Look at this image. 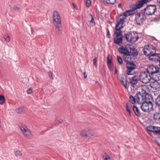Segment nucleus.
<instances>
[{
	"label": "nucleus",
	"mask_w": 160,
	"mask_h": 160,
	"mask_svg": "<svg viewBox=\"0 0 160 160\" xmlns=\"http://www.w3.org/2000/svg\"><path fill=\"white\" fill-rule=\"evenodd\" d=\"M118 51L123 55L132 54L133 56H136L137 53L136 50L132 45L127 44L125 47L121 46L118 48Z\"/></svg>",
	"instance_id": "obj_1"
},
{
	"label": "nucleus",
	"mask_w": 160,
	"mask_h": 160,
	"mask_svg": "<svg viewBox=\"0 0 160 160\" xmlns=\"http://www.w3.org/2000/svg\"><path fill=\"white\" fill-rule=\"evenodd\" d=\"M124 36L126 40L131 43L136 42L138 38V33L134 32H128L125 34Z\"/></svg>",
	"instance_id": "obj_2"
},
{
	"label": "nucleus",
	"mask_w": 160,
	"mask_h": 160,
	"mask_svg": "<svg viewBox=\"0 0 160 160\" xmlns=\"http://www.w3.org/2000/svg\"><path fill=\"white\" fill-rule=\"evenodd\" d=\"M152 99L148 100L147 99L142 103L141 108L142 111L144 112H149L152 109L153 105Z\"/></svg>",
	"instance_id": "obj_3"
},
{
	"label": "nucleus",
	"mask_w": 160,
	"mask_h": 160,
	"mask_svg": "<svg viewBox=\"0 0 160 160\" xmlns=\"http://www.w3.org/2000/svg\"><path fill=\"white\" fill-rule=\"evenodd\" d=\"M80 135L84 138H91L92 137H97V134L91 129L87 128L81 130Z\"/></svg>",
	"instance_id": "obj_4"
},
{
	"label": "nucleus",
	"mask_w": 160,
	"mask_h": 160,
	"mask_svg": "<svg viewBox=\"0 0 160 160\" xmlns=\"http://www.w3.org/2000/svg\"><path fill=\"white\" fill-rule=\"evenodd\" d=\"M52 18L55 26L60 31L61 27V20L59 13L57 11H54L53 13Z\"/></svg>",
	"instance_id": "obj_5"
},
{
	"label": "nucleus",
	"mask_w": 160,
	"mask_h": 160,
	"mask_svg": "<svg viewBox=\"0 0 160 160\" xmlns=\"http://www.w3.org/2000/svg\"><path fill=\"white\" fill-rule=\"evenodd\" d=\"M114 35L115 36L113 40L114 43L121 45L122 43L123 38L122 31L116 30L114 31Z\"/></svg>",
	"instance_id": "obj_6"
},
{
	"label": "nucleus",
	"mask_w": 160,
	"mask_h": 160,
	"mask_svg": "<svg viewBox=\"0 0 160 160\" xmlns=\"http://www.w3.org/2000/svg\"><path fill=\"white\" fill-rule=\"evenodd\" d=\"M139 76L140 80L143 83H148L150 82L152 79L148 72H141Z\"/></svg>",
	"instance_id": "obj_7"
},
{
	"label": "nucleus",
	"mask_w": 160,
	"mask_h": 160,
	"mask_svg": "<svg viewBox=\"0 0 160 160\" xmlns=\"http://www.w3.org/2000/svg\"><path fill=\"white\" fill-rule=\"evenodd\" d=\"M143 52L145 55L150 57L156 53V50L152 46L148 45L144 46Z\"/></svg>",
	"instance_id": "obj_8"
},
{
	"label": "nucleus",
	"mask_w": 160,
	"mask_h": 160,
	"mask_svg": "<svg viewBox=\"0 0 160 160\" xmlns=\"http://www.w3.org/2000/svg\"><path fill=\"white\" fill-rule=\"evenodd\" d=\"M156 8L155 5H148L144 9V13L146 14L149 15L154 13L156 11Z\"/></svg>",
	"instance_id": "obj_9"
},
{
	"label": "nucleus",
	"mask_w": 160,
	"mask_h": 160,
	"mask_svg": "<svg viewBox=\"0 0 160 160\" xmlns=\"http://www.w3.org/2000/svg\"><path fill=\"white\" fill-rule=\"evenodd\" d=\"M146 19L145 15L142 13H138L136 14V21L137 24H142Z\"/></svg>",
	"instance_id": "obj_10"
},
{
	"label": "nucleus",
	"mask_w": 160,
	"mask_h": 160,
	"mask_svg": "<svg viewBox=\"0 0 160 160\" xmlns=\"http://www.w3.org/2000/svg\"><path fill=\"white\" fill-rule=\"evenodd\" d=\"M149 1V0H140L138 1L133 5V8L137 9L142 8L144 4H146Z\"/></svg>",
	"instance_id": "obj_11"
},
{
	"label": "nucleus",
	"mask_w": 160,
	"mask_h": 160,
	"mask_svg": "<svg viewBox=\"0 0 160 160\" xmlns=\"http://www.w3.org/2000/svg\"><path fill=\"white\" fill-rule=\"evenodd\" d=\"M138 89L139 91V92L142 95L148 93L150 90L149 88L145 85L139 86Z\"/></svg>",
	"instance_id": "obj_12"
},
{
	"label": "nucleus",
	"mask_w": 160,
	"mask_h": 160,
	"mask_svg": "<svg viewBox=\"0 0 160 160\" xmlns=\"http://www.w3.org/2000/svg\"><path fill=\"white\" fill-rule=\"evenodd\" d=\"M159 68L157 66L151 65L147 68L148 72L150 74L156 73L158 72Z\"/></svg>",
	"instance_id": "obj_13"
},
{
	"label": "nucleus",
	"mask_w": 160,
	"mask_h": 160,
	"mask_svg": "<svg viewBox=\"0 0 160 160\" xmlns=\"http://www.w3.org/2000/svg\"><path fill=\"white\" fill-rule=\"evenodd\" d=\"M126 17L120 18L118 22L115 27V29L117 31H121L120 30L123 27V25L124 23V20Z\"/></svg>",
	"instance_id": "obj_14"
},
{
	"label": "nucleus",
	"mask_w": 160,
	"mask_h": 160,
	"mask_svg": "<svg viewBox=\"0 0 160 160\" xmlns=\"http://www.w3.org/2000/svg\"><path fill=\"white\" fill-rule=\"evenodd\" d=\"M150 86L154 89L157 90L160 88V84L157 81L152 79L150 82Z\"/></svg>",
	"instance_id": "obj_15"
},
{
	"label": "nucleus",
	"mask_w": 160,
	"mask_h": 160,
	"mask_svg": "<svg viewBox=\"0 0 160 160\" xmlns=\"http://www.w3.org/2000/svg\"><path fill=\"white\" fill-rule=\"evenodd\" d=\"M138 80V77L137 76H134L129 79V83L131 86L133 87L136 85Z\"/></svg>",
	"instance_id": "obj_16"
},
{
	"label": "nucleus",
	"mask_w": 160,
	"mask_h": 160,
	"mask_svg": "<svg viewBox=\"0 0 160 160\" xmlns=\"http://www.w3.org/2000/svg\"><path fill=\"white\" fill-rule=\"evenodd\" d=\"M149 59L153 61L160 62V54H156L155 53L153 55L149 57Z\"/></svg>",
	"instance_id": "obj_17"
},
{
	"label": "nucleus",
	"mask_w": 160,
	"mask_h": 160,
	"mask_svg": "<svg viewBox=\"0 0 160 160\" xmlns=\"http://www.w3.org/2000/svg\"><path fill=\"white\" fill-rule=\"evenodd\" d=\"M131 55H132V54H128V55H123V59L126 62V64L132 62L131 60Z\"/></svg>",
	"instance_id": "obj_18"
},
{
	"label": "nucleus",
	"mask_w": 160,
	"mask_h": 160,
	"mask_svg": "<svg viewBox=\"0 0 160 160\" xmlns=\"http://www.w3.org/2000/svg\"><path fill=\"white\" fill-rule=\"evenodd\" d=\"M136 10V9H134V8H133V10H127L123 13V15L125 17H126L131 15H133L134 14L135 10Z\"/></svg>",
	"instance_id": "obj_19"
},
{
	"label": "nucleus",
	"mask_w": 160,
	"mask_h": 160,
	"mask_svg": "<svg viewBox=\"0 0 160 160\" xmlns=\"http://www.w3.org/2000/svg\"><path fill=\"white\" fill-rule=\"evenodd\" d=\"M126 66L127 68L135 69L136 67L133 62L126 64Z\"/></svg>",
	"instance_id": "obj_20"
},
{
	"label": "nucleus",
	"mask_w": 160,
	"mask_h": 160,
	"mask_svg": "<svg viewBox=\"0 0 160 160\" xmlns=\"http://www.w3.org/2000/svg\"><path fill=\"white\" fill-rule=\"evenodd\" d=\"M133 110L134 111L135 114L137 116H139L141 113L138 108L135 106H134L133 107Z\"/></svg>",
	"instance_id": "obj_21"
},
{
	"label": "nucleus",
	"mask_w": 160,
	"mask_h": 160,
	"mask_svg": "<svg viewBox=\"0 0 160 160\" xmlns=\"http://www.w3.org/2000/svg\"><path fill=\"white\" fill-rule=\"evenodd\" d=\"M23 135L26 138H28L29 137L31 134V132L30 130L28 128L25 131L22 132Z\"/></svg>",
	"instance_id": "obj_22"
},
{
	"label": "nucleus",
	"mask_w": 160,
	"mask_h": 160,
	"mask_svg": "<svg viewBox=\"0 0 160 160\" xmlns=\"http://www.w3.org/2000/svg\"><path fill=\"white\" fill-rule=\"evenodd\" d=\"M103 159L104 160H114L112 158L110 157L106 153L103 155Z\"/></svg>",
	"instance_id": "obj_23"
},
{
	"label": "nucleus",
	"mask_w": 160,
	"mask_h": 160,
	"mask_svg": "<svg viewBox=\"0 0 160 160\" xmlns=\"http://www.w3.org/2000/svg\"><path fill=\"white\" fill-rule=\"evenodd\" d=\"M153 118L157 121H158L160 119V113L156 112L153 114Z\"/></svg>",
	"instance_id": "obj_24"
},
{
	"label": "nucleus",
	"mask_w": 160,
	"mask_h": 160,
	"mask_svg": "<svg viewBox=\"0 0 160 160\" xmlns=\"http://www.w3.org/2000/svg\"><path fill=\"white\" fill-rule=\"evenodd\" d=\"M19 126L22 132L25 131V130L28 128L23 123L20 124Z\"/></svg>",
	"instance_id": "obj_25"
},
{
	"label": "nucleus",
	"mask_w": 160,
	"mask_h": 160,
	"mask_svg": "<svg viewBox=\"0 0 160 160\" xmlns=\"http://www.w3.org/2000/svg\"><path fill=\"white\" fill-rule=\"evenodd\" d=\"M121 82L123 84L125 89L127 88V83L126 80L123 78H121L120 80Z\"/></svg>",
	"instance_id": "obj_26"
},
{
	"label": "nucleus",
	"mask_w": 160,
	"mask_h": 160,
	"mask_svg": "<svg viewBox=\"0 0 160 160\" xmlns=\"http://www.w3.org/2000/svg\"><path fill=\"white\" fill-rule=\"evenodd\" d=\"M153 132L156 133L160 134V127L154 126Z\"/></svg>",
	"instance_id": "obj_27"
},
{
	"label": "nucleus",
	"mask_w": 160,
	"mask_h": 160,
	"mask_svg": "<svg viewBox=\"0 0 160 160\" xmlns=\"http://www.w3.org/2000/svg\"><path fill=\"white\" fill-rule=\"evenodd\" d=\"M134 69L127 68V73L129 75H132L134 74Z\"/></svg>",
	"instance_id": "obj_28"
},
{
	"label": "nucleus",
	"mask_w": 160,
	"mask_h": 160,
	"mask_svg": "<svg viewBox=\"0 0 160 160\" xmlns=\"http://www.w3.org/2000/svg\"><path fill=\"white\" fill-rule=\"evenodd\" d=\"M5 100L4 96L2 95H0V104H3L5 102Z\"/></svg>",
	"instance_id": "obj_29"
},
{
	"label": "nucleus",
	"mask_w": 160,
	"mask_h": 160,
	"mask_svg": "<svg viewBox=\"0 0 160 160\" xmlns=\"http://www.w3.org/2000/svg\"><path fill=\"white\" fill-rule=\"evenodd\" d=\"M129 101L132 104H133L136 102L134 98L132 95H130L129 96Z\"/></svg>",
	"instance_id": "obj_30"
},
{
	"label": "nucleus",
	"mask_w": 160,
	"mask_h": 160,
	"mask_svg": "<svg viewBox=\"0 0 160 160\" xmlns=\"http://www.w3.org/2000/svg\"><path fill=\"white\" fill-rule=\"evenodd\" d=\"M139 95H141V94L139 92L138 93L136 94L134 97L136 102H138L140 101L139 98L138 96Z\"/></svg>",
	"instance_id": "obj_31"
},
{
	"label": "nucleus",
	"mask_w": 160,
	"mask_h": 160,
	"mask_svg": "<svg viewBox=\"0 0 160 160\" xmlns=\"http://www.w3.org/2000/svg\"><path fill=\"white\" fill-rule=\"evenodd\" d=\"M108 67L110 71H112L114 69V66L112 63H107Z\"/></svg>",
	"instance_id": "obj_32"
},
{
	"label": "nucleus",
	"mask_w": 160,
	"mask_h": 160,
	"mask_svg": "<svg viewBox=\"0 0 160 160\" xmlns=\"http://www.w3.org/2000/svg\"><path fill=\"white\" fill-rule=\"evenodd\" d=\"M126 108L127 111L128 112L129 115H130L131 108L130 105L128 104H127L126 105Z\"/></svg>",
	"instance_id": "obj_33"
},
{
	"label": "nucleus",
	"mask_w": 160,
	"mask_h": 160,
	"mask_svg": "<svg viewBox=\"0 0 160 160\" xmlns=\"http://www.w3.org/2000/svg\"><path fill=\"white\" fill-rule=\"evenodd\" d=\"M15 155L16 157H20L22 156V153L20 151L17 150L15 152Z\"/></svg>",
	"instance_id": "obj_34"
},
{
	"label": "nucleus",
	"mask_w": 160,
	"mask_h": 160,
	"mask_svg": "<svg viewBox=\"0 0 160 160\" xmlns=\"http://www.w3.org/2000/svg\"><path fill=\"white\" fill-rule=\"evenodd\" d=\"M112 56L109 55L108 57V61L107 63H112Z\"/></svg>",
	"instance_id": "obj_35"
},
{
	"label": "nucleus",
	"mask_w": 160,
	"mask_h": 160,
	"mask_svg": "<svg viewBox=\"0 0 160 160\" xmlns=\"http://www.w3.org/2000/svg\"><path fill=\"white\" fill-rule=\"evenodd\" d=\"M117 60L118 63L120 64H122L123 62L122 60L121 57L119 56H117Z\"/></svg>",
	"instance_id": "obj_36"
},
{
	"label": "nucleus",
	"mask_w": 160,
	"mask_h": 160,
	"mask_svg": "<svg viewBox=\"0 0 160 160\" xmlns=\"http://www.w3.org/2000/svg\"><path fill=\"white\" fill-rule=\"evenodd\" d=\"M16 112L18 113H21L23 111L22 108L19 107V108H17L16 109Z\"/></svg>",
	"instance_id": "obj_37"
},
{
	"label": "nucleus",
	"mask_w": 160,
	"mask_h": 160,
	"mask_svg": "<svg viewBox=\"0 0 160 160\" xmlns=\"http://www.w3.org/2000/svg\"><path fill=\"white\" fill-rule=\"evenodd\" d=\"M154 126H150L147 127V130L148 131L153 132Z\"/></svg>",
	"instance_id": "obj_38"
},
{
	"label": "nucleus",
	"mask_w": 160,
	"mask_h": 160,
	"mask_svg": "<svg viewBox=\"0 0 160 160\" xmlns=\"http://www.w3.org/2000/svg\"><path fill=\"white\" fill-rule=\"evenodd\" d=\"M14 9L16 11H19L20 10V7L17 5H15L14 7Z\"/></svg>",
	"instance_id": "obj_39"
},
{
	"label": "nucleus",
	"mask_w": 160,
	"mask_h": 160,
	"mask_svg": "<svg viewBox=\"0 0 160 160\" xmlns=\"http://www.w3.org/2000/svg\"><path fill=\"white\" fill-rule=\"evenodd\" d=\"M116 1V0H108L106 2L108 3L113 4Z\"/></svg>",
	"instance_id": "obj_40"
},
{
	"label": "nucleus",
	"mask_w": 160,
	"mask_h": 160,
	"mask_svg": "<svg viewBox=\"0 0 160 160\" xmlns=\"http://www.w3.org/2000/svg\"><path fill=\"white\" fill-rule=\"evenodd\" d=\"M4 38L7 42H9L10 41V38L9 36H5Z\"/></svg>",
	"instance_id": "obj_41"
},
{
	"label": "nucleus",
	"mask_w": 160,
	"mask_h": 160,
	"mask_svg": "<svg viewBox=\"0 0 160 160\" xmlns=\"http://www.w3.org/2000/svg\"><path fill=\"white\" fill-rule=\"evenodd\" d=\"M91 4V2L90 0H87L86 2V5L88 7H89Z\"/></svg>",
	"instance_id": "obj_42"
},
{
	"label": "nucleus",
	"mask_w": 160,
	"mask_h": 160,
	"mask_svg": "<svg viewBox=\"0 0 160 160\" xmlns=\"http://www.w3.org/2000/svg\"><path fill=\"white\" fill-rule=\"evenodd\" d=\"M48 74L49 77L51 78V79H52L53 78V77H52V73L51 72L49 71L48 72Z\"/></svg>",
	"instance_id": "obj_43"
},
{
	"label": "nucleus",
	"mask_w": 160,
	"mask_h": 160,
	"mask_svg": "<svg viewBox=\"0 0 160 160\" xmlns=\"http://www.w3.org/2000/svg\"><path fill=\"white\" fill-rule=\"evenodd\" d=\"M157 79L160 80V72H158L156 75Z\"/></svg>",
	"instance_id": "obj_44"
},
{
	"label": "nucleus",
	"mask_w": 160,
	"mask_h": 160,
	"mask_svg": "<svg viewBox=\"0 0 160 160\" xmlns=\"http://www.w3.org/2000/svg\"><path fill=\"white\" fill-rule=\"evenodd\" d=\"M156 101V103H160V94L157 97Z\"/></svg>",
	"instance_id": "obj_45"
},
{
	"label": "nucleus",
	"mask_w": 160,
	"mask_h": 160,
	"mask_svg": "<svg viewBox=\"0 0 160 160\" xmlns=\"http://www.w3.org/2000/svg\"><path fill=\"white\" fill-rule=\"evenodd\" d=\"M107 37L108 38H110V34L108 29H107Z\"/></svg>",
	"instance_id": "obj_46"
},
{
	"label": "nucleus",
	"mask_w": 160,
	"mask_h": 160,
	"mask_svg": "<svg viewBox=\"0 0 160 160\" xmlns=\"http://www.w3.org/2000/svg\"><path fill=\"white\" fill-rule=\"evenodd\" d=\"M97 58H95L93 60V64L94 65L96 66V67H97Z\"/></svg>",
	"instance_id": "obj_47"
},
{
	"label": "nucleus",
	"mask_w": 160,
	"mask_h": 160,
	"mask_svg": "<svg viewBox=\"0 0 160 160\" xmlns=\"http://www.w3.org/2000/svg\"><path fill=\"white\" fill-rule=\"evenodd\" d=\"M32 88H29L27 90V93L29 94H31L32 92Z\"/></svg>",
	"instance_id": "obj_48"
},
{
	"label": "nucleus",
	"mask_w": 160,
	"mask_h": 160,
	"mask_svg": "<svg viewBox=\"0 0 160 160\" xmlns=\"http://www.w3.org/2000/svg\"><path fill=\"white\" fill-rule=\"evenodd\" d=\"M91 20L90 21V22L93 23L94 19H93L92 16V15H91Z\"/></svg>",
	"instance_id": "obj_49"
},
{
	"label": "nucleus",
	"mask_w": 160,
	"mask_h": 160,
	"mask_svg": "<svg viewBox=\"0 0 160 160\" xmlns=\"http://www.w3.org/2000/svg\"><path fill=\"white\" fill-rule=\"evenodd\" d=\"M84 78H86L87 77V74L85 72H84L83 73Z\"/></svg>",
	"instance_id": "obj_50"
},
{
	"label": "nucleus",
	"mask_w": 160,
	"mask_h": 160,
	"mask_svg": "<svg viewBox=\"0 0 160 160\" xmlns=\"http://www.w3.org/2000/svg\"><path fill=\"white\" fill-rule=\"evenodd\" d=\"M53 128V126H51V127H50L48 129L47 131V130H49L50 129H52V128Z\"/></svg>",
	"instance_id": "obj_51"
},
{
	"label": "nucleus",
	"mask_w": 160,
	"mask_h": 160,
	"mask_svg": "<svg viewBox=\"0 0 160 160\" xmlns=\"http://www.w3.org/2000/svg\"><path fill=\"white\" fill-rule=\"evenodd\" d=\"M72 5L74 8H76V6L73 3H72Z\"/></svg>",
	"instance_id": "obj_52"
},
{
	"label": "nucleus",
	"mask_w": 160,
	"mask_h": 160,
	"mask_svg": "<svg viewBox=\"0 0 160 160\" xmlns=\"http://www.w3.org/2000/svg\"><path fill=\"white\" fill-rule=\"evenodd\" d=\"M158 105L159 110L160 111V103H157Z\"/></svg>",
	"instance_id": "obj_53"
},
{
	"label": "nucleus",
	"mask_w": 160,
	"mask_h": 160,
	"mask_svg": "<svg viewBox=\"0 0 160 160\" xmlns=\"http://www.w3.org/2000/svg\"><path fill=\"white\" fill-rule=\"evenodd\" d=\"M121 6H122V4H119L118 5V7L119 8H120L121 7Z\"/></svg>",
	"instance_id": "obj_54"
},
{
	"label": "nucleus",
	"mask_w": 160,
	"mask_h": 160,
	"mask_svg": "<svg viewBox=\"0 0 160 160\" xmlns=\"http://www.w3.org/2000/svg\"><path fill=\"white\" fill-rule=\"evenodd\" d=\"M58 124V122H56V123L55 124V126H57Z\"/></svg>",
	"instance_id": "obj_55"
},
{
	"label": "nucleus",
	"mask_w": 160,
	"mask_h": 160,
	"mask_svg": "<svg viewBox=\"0 0 160 160\" xmlns=\"http://www.w3.org/2000/svg\"><path fill=\"white\" fill-rule=\"evenodd\" d=\"M62 121V120H60V121H58V122H59L60 123H61Z\"/></svg>",
	"instance_id": "obj_56"
},
{
	"label": "nucleus",
	"mask_w": 160,
	"mask_h": 160,
	"mask_svg": "<svg viewBox=\"0 0 160 160\" xmlns=\"http://www.w3.org/2000/svg\"><path fill=\"white\" fill-rule=\"evenodd\" d=\"M157 1L159 3H160V0H157Z\"/></svg>",
	"instance_id": "obj_57"
},
{
	"label": "nucleus",
	"mask_w": 160,
	"mask_h": 160,
	"mask_svg": "<svg viewBox=\"0 0 160 160\" xmlns=\"http://www.w3.org/2000/svg\"><path fill=\"white\" fill-rule=\"evenodd\" d=\"M117 72V70L116 69H115V73H116Z\"/></svg>",
	"instance_id": "obj_58"
},
{
	"label": "nucleus",
	"mask_w": 160,
	"mask_h": 160,
	"mask_svg": "<svg viewBox=\"0 0 160 160\" xmlns=\"http://www.w3.org/2000/svg\"><path fill=\"white\" fill-rule=\"evenodd\" d=\"M159 67L160 68V62H159Z\"/></svg>",
	"instance_id": "obj_59"
},
{
	"label": "nucleus",
	"mask_w": 160,
	"mask_h": 160,
	"mask_svg": "<svg viewBox=\"0 0 160 160\" xmlns=\"http://www.w3.org/2000/svg\"><path fill=\"white\" fill-rule=\"evenodd\" d=\"M106 0V2H107L108 0Z\"/></svg>",
	"instance_id": "obj_60"
}]
</instances>
